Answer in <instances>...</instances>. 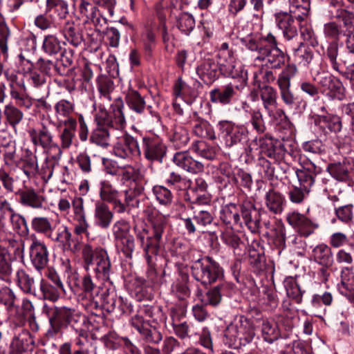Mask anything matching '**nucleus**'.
<instances>
[{
  "instance_id": "c9c22d12",
  "label": "nucleus",
  "mask_w": 354,
  "mask_h": 354,
  "mask_svg": "<svg viewBox=\"0 0 354 354\" xmlns=\"http://www.w3.org/2000/svg\"><path fill=\"white\" fill-rule=\"evenodd\" d=\"M62 33L66 41L77 48L84 42L83 34L77 29L74 21H66L62 28Z\"/></svg>"
},
{
  "instance_id": "72a5a7b5",
  "label": "nucleus",
  "mask_w": 354,
  "mask_h": 354,
  "mask_svg": "<svg viewBox=\"0 0 354 354\" xmlns=\"http://www.w3.org/2000/svg\"><path fill=\"white\" fill-rule=\"evenodd\" d=\"M260 97L268 115L272 114L278 106L276 89L270 86H263L260 88Z\"/></svg>"
},
{
  "instance_id": "f257e3e1",
  "label": "nucleus",
  "mask_w": 354,
  "mask_h": 354,
  "mask_svg": "<svg viewBox=\"0 0 354 354\" xmlns=\"http://www.w3.org/2000/svg\"><path fill=\"white\" fill-rule=\"evenodd\" d=\"M41 313L48 319L49 328L47 334L51 337L68 326L82 331L81 326L87 322L86 317L78 310L66 306H56L44 303Z\"/></svg>"
},
{
  "instance_id": "ddd939ff",
  "label": "nucleus",
  "mask_w": 354,
  "mask_h": 354,
  "mask_svg": "<svg viewBox=\"0 0 354 354\" xmlns=\"http://www.w3.org/2000/svg\"><path fill=\"white\" fill-rule=\"evenodd\" d=\"M144 187L137 183H131L129 189L124 192V201H122L123 206L117 207L116 213L123 214L129 212L133 208H138L140 204L139 196L142 194Z\"/></svg>"
},
{
  "instance_id": "338daca9",
  "label": "nucleus",
  "mask_w": 354,
  "mask_h": 354,
  "mask_svg": "<svg viewBox=\"0 0 354 354\" xmlns=\"http://www.w3.org/2000/svg\"><path fill=\"white\" fill-rule=\"evenodd\" d=\"M73 110V104L66 100H61L55 105V111L58 121L64 120V118H71V114Z\"/></svg>"
},
{
  "instance_id": "f03ea898",
  "label": "nucleus",
  "mask_w": 354,
  "mask_h": 354,
  "mask_svg": "<svg viewBox=\"0 0 354 354\" xmlns=\"http://www.w3.org/2000/svg\"><path fill=\"white\" fill-rule=\"evenodd\" d=\"M150 228L143 229L137 234V239L145 252V257L151 269L153 268V257L160 250L162 236L167 227V219L162 214H152L149 219Z\"/></svg>"
},
{
  "instance_id": "7ed1b4c3",
  "label": "nucleus",
  "mask_w": 354,
  "mask_h": 354,
  "mask_svg": "<svg viewBox=\"0 0 354 354\" xmlns=\"http://www.w3.org/2000/svg\"><path fill=\"white\" fill-rule=\"evenodd\" d=\"M84 268L86 271L92 270L97 280L109 281L111 273V263L107 251L101 248L94 250L86 244L82 249Z\"/></svg>"
},
{
  "instance_id": "774afa93",
  "label": "nucleus",
  "mask_w": 354,
  "mask_h": 354,
  "mask_svg": "<svg viewBox=\"0 0 354 354\" xmlns=\"http://www.w3.org/2000/svg\"><path fill=\"white\" fill-rule=\"evenodd\" d=\"M209 209L211 207L209 206L208 207L194 211L193 220L198 227H205L212 223L214 218Z\"/></svg>"
},
{
  "instance_id": "bf43d9fd",
  "label": "nucleus",
  "mask_w": 354,
  "mask_h": 354,
  "mask_svg": "<svg viewBox=\"0 0 354 354\" xmlns=\"http://www.w3.org/2000/svg\"><path fill=\"white\" fill-rule=\"evenodd\" d=\"M176 26L183 33L188 35L195 27V20L192 15L181 13L176 19Z\"/></svg>"
},
{
  "instance_id": "37998d69",
  "label": "nucleus",
  "mask_w": 354,
  "mask_h": 354,
  "mask_svg": "<svg viewBox=\"0 0 354 354\" xmlns=\"http://www.w3.org/2000/svg\"><path fill=\"white\" fill-rule=\"evenodd\" d=\"M80 290H81L86 297L94 298L100 293V286L94 282L90 274H86L80 278L77 284Z\"/></svg>"
},
{
  "instance_id": "6e6d98bb",
  "label": "nucleus",
  "mask_w": 354,
  "mask_h": 354,
  "mask_svg": "<svg viewBox=\"0 0 354 354\" xmlns=\"http://www.w3.org/2000/svg\"><path fill=\"white\" fill-rule=\"evenodd\" d=\"M319 122L323 124L330 131L335 133L341 131L342 122L339 116L333 114H327L319 116Z\"/></svg>"
},
{
  "instance_id": "bb28decb",
  "label": "nucleus",
  "mask_w": 354,
  "mask_h": 354,
  "mask_svg": "<svg viewBox=\"0 0 354 354\" xmlns=\"http://www.w3.org/2000/svg\"><path fill=\"white\" fill-rule=\"evenodd\" d=\"M15 195L19 196V202L24 206L33 209H40L43 207L44 201L43 196L33 188L19 189Z\"/></svg>"
},
{
  "instance_id": "f8f14e48",
  "label": "nucleus",
  "mask_w": 354,
  "mask_h": 354,
  "mask_svg": "<svg viewBox=\"0 0 354 354\" xmlns=\"http://www.w3.org/2000/svg\"><path fill=\"white\" fill-rule=\"evenodd\" d=\"M47 239L51 241L58 243L62 246L64 249L70 250L75 252L79 249L78 244H74L72 246L73 240L72 239V234L68 228L64 225L60 224L59 222H55V225L50 232Z\"/></svg>"
},
{
  "instance_id": "7c9ffc66",
  "label": "nucleus",
  "mask_w": 354,
  "mask_h": 354,
  "mask_svg": "<svg viewBox=\"0 0 354 354\" xmlns=\"http://www.w3.org/2000/svg\"><path fill=\"white\" fill-rule=\"evenodd\" d=\"M315 169V165L313 162L306 163V167L302 169L296 171V176L299 182L298 187L310 192L311 188L315 183V174L313 170Z\"/></svg>"
},
{
  "instance_id": "a211bd4d",
  "label": "nucleus",
  "mask_w": 354,
  "mask_h": 354,
  "mask_svg": "<svg viewBox=\"0 0 354 354\" xmlns=\"http://www.w3.org/2000/svg\"><path fill=\"white\" fill-rule=\"evenodd\" d=\"M173 162L182 169L192 174H198L203 171V165L194 160L187 151H178L174 153Z\"/></svg>"
},
{
  "instance_id": "412c9836",
  "label": "nucleus",
  "mask_w": 354,
  "mask_h": 354,
  "mask_svg": "<svg viewBox=\"0 0 354 354\" xmlns=\"http://www.w3.org/2000/svg\"><path fill=\"white\" fill-rule=\"evenodd\" d=\"M242 218L245 225L252 232L260 227V212L250 201H244L241 205Z\"/></svg>"
},
{
  "instance_id": "cd10ccee",
  "label": "nucleus",
  "mask_w": 354,
  "mask_h": 354,
  "mask_svg": "<svg viewBox=\"0 0 354 354\" xmlns=\"http://www.w3.org/2000/svg\"><path fill=\"white\" fill-rule=\"evenodd\" d=\"M74 50L71 48L64 49L61 57L55 62V71L62 76H71L75 70Z\"/></svg>"
},
{
  "instance_id": "4c0bfd02",
  "label": "nucleus",
  "mask_w": 354,
  "mask_h": 354,
  "mask_svg": "<svg viewBox=\"0 0 354 354\" xmlns=\"http://www.w3.org/2000/svg\"><path fill=\"white\" fill-rule=\"evenodd\" d=\"M16 277L17 285L20 289L24 292L34 296L37 290V281L35 278L24 269H20L17 272Z\"/></svg>"
},
{
  "instance_id": "393cba45",
  "label": "nucleus",
  "mask_w": 354,
  "mask_h": 354,
  "mask_svg": "<svg viewBox=\"0 0 354 354\" xmlns=\"http://www.w3.org/2000/svg\"><path fill=\"white\" fill-rule=\"evenodd\" d=\"M99 195L102 202L111 203L113 205V209L115 212L118 206H123L120 199V192L108 180L100 182Z\"/></svg>"
},
{
  "instance_id": "603ef678",
  "label": "nucleus",
  "mask_w": 354,
  "mask_h": 354,
  "mask_svg": "<svg viewBox=\"0 0 354 354\" xmlns=\"http://www.w3.org/2000/svg\"><path fill=\"white\" fill-rule=\"evenodd\" d=\"M335 17L342 22L344 34L354 33V12L346 9H339Z\"/></svg>"
},
{
  "instance_id": "c03bdc74",
  "label": "nucleus",
  "mask_w": 354,
  "mask_h": 354,
  "mask_svg": "<svg viewBox=\"0 0 354 354\" xmlns=\"http://www.w3.org/2000/svg\"><path fill=\"white\" fill-rule=\"evenodd\" d=\"M171 325L175 334L181 339H184L187 336L198 335V331L193 324H188L186 322L180 323L174 317V310L171 311Z\"/></svg>"
},
{
  "instance_id": "a18cd8bd",
  "label": "nucleus",
  "mask_w": 354,
  "mask_h": 354,
  "mask_svg": "<svg viewBox=\"0 0 354 354\" xmlns=\"http://www.w3.org/2000/svg\"><path fill=\"white\" fill-rule=\"evenodd\" d=\"M55 221L46 216H35L31 221L33 231L47 238Z\"/></svg>"
},
{
  "instance_id": "49530a36",
  "label": "nucleus",
  "mask_w": 354,
  "mask_h": 354,
  "mask_svg": "<svg viewBox=\"0 0 354 354\" xmlns=\"http://www.w3.org/2000/svg\"><path fill=\"white\" fill-rule=\"evenodd\" d=\"M192 151L207 160H213L216 156V147L210 145L203 140H197L191 146Z\"/></svg>"
},
{
  "instance_id": "f3484780",
  "label": "nucleus",
  "mask_w": 354,
  "mask_h": 354,
  "mask_svg": "<svg viewBox=\"0 0 354 354\" xmlns=\"http://www.w3.org/2000/svg\"><path fill=\"white\" fill-rule=\"evenodd\" d=\"M239 87L231 83L222 87L214 88L209 91V100L214 104L228 105L236 96Z\"/></svg>"
},
{
  "instance_id": "69168bd1",
  "label": "nucleus",
  "mask_w": 354,
  "mask_h": 354,
  "mask_svg": "<svg viewBox=\"0 0 354 354\" xmlns=\"http://www.w3.org/2000/svg\"><path fill=\"white\" fill-rule=\"evenodd\" d=\"M46 10H53L59 19H66L68 15V3L64 0H46Z\"/></svg>"
},
{
  "instance_id": "3c124183",
  "label": "nucleus",
  "mask_w": 354,
  "mask_h": 354,
  "mask_svg": "<svg viewBox=\"0 0 354 354\" xmlns=\"http://www.w3.org/2000/svg\"><path fill=\"white\" fill-rule=\"evenodd\" d=\"M221 219L226 224H239L241 219L237 206L233 203L225 205L221 210Z\"/></svg>"
},
{
  "instance_id": "864d4df0",
  "label": "nucleus",
  "mask_w": 354,
  "mask_h": 354,
  "mask_svg": "<svg viewBox=\"0 0 354 354\" xmlns=\"http://www.w3.org/2000/svg\"><path fill=\"white\" fill-rule=\"evenodd\" d=\"M189 276L186 274H182L176 280L171 287V290L179 299H183L190 295L189 288L188 286Z\"/></svg>"
},
{
  "instance_id": "6e6552de",
  "label": "nucleus",
  "mask_w": 354,
  "mask_h": 354,
  "mask_svg": "<svg viewBox=\"0 0 354 354\" xmlns=\"http://www.w3.org/2000/svg\"><path fill=\"white\" fill-rule=\"evenodd\" d=\"M277 26L282 31L283 37L286 41H292L299 37L298 28L299 22L303 19L298 15L294 17L288 12L279 11L274 15Z\"/></svg>"
},
{
  "instance_id": "aec40b11",
  "label": "nucleus",
  "mask_w": 354,
  "mask_h": 354,
  "mask_svg": "<svg viewBox=\"0 0 354 354\" xmlns=\"http://www.w3.org/2000/svg\"><path fill=\"white\" fill-rule=\"evenodd\" d=\"M206 292V304L212 306L218 305L223 297H230L233 292V285L223 280Z\"/></svg>"
},
{
  "instance_id": "4be33fe9",
  "label": "nucleus",
  "mask_w": 354,
  "mask_h": 354,
  "mask_svg": "<svg viewBox=\"0 0 354 354\" xmlns=\"http://www.w3.org/2000/svg\"><path fill=\"white\" fill-rule=\"evenodd\" d=\"M113 212L107 204L102 201L95 203L93 212V223L101 229H108L113 219Z\"/></svg>"
},
{
  "instance_id": "680f3d73",
  "label": "nucleus",
  "mask_w": 354,
  "mask_h": 354,
  "mask_svg": "<svg viewBox=\"0 0 354 354\" xmlns=\"http://www.w3.org/2000/svg\"><path fill=\"white\" fill-rule=\"evenodd\" d=\"M97 89L100 93L101 97L110 102L111 100V93L113 91V82L108 77L100 76L97 80Z\"/></svg>"
},
{
  "instance_id": "09e8293b",
  "label": "nucleus",
  "mask_w": 354,
  "mask_h": 354,
  "mask_svg": "<svg viewBox=\"0 0 354 354\" xmlns=\"http://www.w3.org/2000/svg\"><path fill=\"white\" fill-rule=\"evenodd\" d=\"M3 113L6 122L12 128H15L24 118L23 112L12 104L6 105Z\"/></svg>"
},
{
  "instance_id": "13d9d810",
  "label": "nucleus",
  "mask_w": 354,
  "mask_h": 354,
  "mask_svg": "<svg viewBox=\"0 0 354 354\" xmlns=\"http://www.w3.org/2000/svg\"><path fill=\"white\" fill-rule=\"evenodd\" d=\"M224 61L218 63L219 71L225 77L236 78L239 76L240 71L236 68L234 56L223 58Z\"/></svg>"
},
{
  "instance_id": "79ce46f5",
  "label": "nucleus",
  "mask_w": 354,
  "mask_h": 354,
  "mask_svg": "<svg viewBox=\"0 0 354 354\" xmlns=\"http://www.w3.org/2000/svg\"><path fill=\"white\" fill-rule=\"evenodd\" d=\"M261 335L264 341L268 343L272 344L277 340L281 335L277 323L273 320H263Z\"/></svg>"
},
{
  "instance_id": "a878e982",
  "label": "nucleus",
  "mask_w": 354,
  "mask_h": 354,
  "mask_svg": "<svg viewBox=\"0 0 354 354\" xmlns=\"http://www.w3.org/2000/svg\"><path fill=\"white\" fill-rule=\"evenodd\" d=\"M286 220L303 236L307 237L313 232L312 221L304 214L293 212L287 215Z\"/></svg>"
},
{
  "instance_id": "9d476101",
  "label": "nucleus",
  "mask_w": 354,
  "mask_h": 354,
  "mask_svg": "<svg viewBox=\"0 0 354 354\" xmlns=\"http://www.w3.org/2000/svg\"><path fill=\"white\" fill-rule=\"evenodd\" d=\"M141 151L148 161L162 163L167 153V147L158 138L144 136L142 138Z\"/></svg>"
},
{
  "instance_id": "dca6fc26",
  "label": "nucleus",
  "mask_w": 354,
  "mask_h": 354,
  "mask_svg": "<svg viewBox=\"0 0 354 354\" xmlns=\"http://www.w3.org/2000/svg\"><path fill=\"white\" fill-rule=\"evenodd\" d=\"M79 11L82 17H86V22L92 23L97 30L107 23L106 19L102 15L97 8L86 0L80 1Z\"/></svg>"
},
{
  "instance_id": "2eb2a0df",
  "label": "nucleus",
  "mask_w": 354,
  "mask_h": 354,
  "mask_svg": "<svg viewBox=\"0 0 354 354\" xmlns=\"http://www.w3.org/2000/svg\"><path fill=\"white\" fill-rule=\"evenodd\" d=\"M30 261L37 270H43L48 263V250L46 244L35 239L30 246Z\"/></svg>"
},
{
  "instance_id": "58836bf2",
  "label": "nucleus",
  "mask_w": 354,
  "mask_h": 354,
  "mask_svg": "<svg viewBox=\"0 0 354 354\" xmlns=\"http://www.w3.org/2000/svg\"><path fill=\"white\" fill-rule=\"evenodd\" d=\"M294 61L299 66H309L313 60V50L303 42L300 41L297 48H293Z\"/></svg>"
},
{
  "instance_id": "5701e85b",
  "label": "nucleus",
  "mask_w": 354,
  "mask_h": 354,
  "mask_svg": "<svg viewBox=\"0 0 354 354\" xmlns=\"http://www.w3.org/2000/svg\"><path fill=\"white\" fill-rule=\"evenodd\" d=\"M221 124L225 133L224 140L226 147L235 146L245 138V129L243 127L228 121H223Z\"/></svg>"
},
{
  "instance_id": "20e7f679",
  "label": "nucleus",
  "mask_w": 354,
  "mask_h": 354,
  "mask_svg": "<svg viewBox=\"0 0 354 354\" xmlns=\"http://www.w3.org/2000/svg\"><path fill=\"white\" fill-rule=\"evenodd\" d=\"M254 336L255 332L252 322L243 315L236 317L224 331L225 344L234 349L250 344Z\"/></svg>"
},
{
  "instance_id": "2f4dec72",
  "label": "nucleus",
  "mask_w": 354,
  "mask_h": 354,
  "mask_svg": "<svg viewBox=\"0 0 354 354\" xmlns=\"http://www.w3.org/2000/svg\"><path fill=\"white\" fill-rule=\"evenodd\" d=\"M124 100L129 109L135 113L142 115L145 112L146 101L138 91L129 89L125 93Z\"/></svg>"
},
{
  "instance_id": "ea45409f",
  "label": "nucleus",
  "mask_w": 354,
  "mask_h": 354,
  "mask_svg": "<svg viewBox=\"0 0 354 354\" xmlns=\"http://www.w3.org/2000/svg\"><path fill=\"white\" fill-rule=\"evenodd\" d=\"M193 123L192 131L195 136L209 140L216 138L214 129L209 122L201 118H197Z\"/></svg>"
},
{
  "instance_id": "1a4fd4ad",
  "label": "nucleus",
  "mask_w": 354,
  "mask_h": 354,
  "mask_svg": "<svg viewBox=\"0 0 354 354\" xmlns=\"http://www.w3.org/2000/svg\"><path fill=\"white\" fill-rule=\"evenodd\" d=\"M114 154L120 158L140 157L142 154L137 138L124 133L113 147Z\"/></svg>"
},
{
  "instance_id": "0eeeda50",
  "label": "nucleus",
  "mask_w": 354,
  "mask_h": 354,
  "mask_svg": "<svg viewBox=\"0 0 354 354\" xmlns=\"http://www.w3.org/2000/svg\"><path fill=\"white\" fill-rule=\"evenodd\" d=\"M321 93L330 100L342 101L346 98L345 88L342 82L334 76L322 73L313 77Z\"/></svg>"
},
{
  "instance_id": "de8ad7c7",
  "label": "nucleus",
  "mask_w": 354,
  "mask_h": 354,
  "mask_svg": "<svg viewBox=\"0 0 354 354\" xmlns=\"http://www.w3.org/2000/svg\"><path fill=\"white\" fill-rule=\"evenodd\" d=\"M190 140L188 130L181 126H176L170 136V141L174 147L180 149L187 145Z\"/></svg>"
},
{
  "instance_id": "473e14b6",
  "label": "nucleus",
  "mask_w": 354,
  "mask_h": 354,
  "mask_svg": "<svg viewBox=\"0 0 354 354\" xmlns=\"http://www.w3.org/2000/svg\"><path fill=\"white\" fill-rule=\"evenodd\" d=\"M61 292H64V291L53 286L50 282L40 279L39 288L37 289L34 296L39 299H47L55 302L59 298Z\"/></svg>"
},
{
  "instance_id": "e2e57ef3",
  "label": "nucleus",
  "mask_w": 354,
  "mask_h": 354,
  "mask_svg": "<svg viewBox=\"0 0 354 354\" xmlns=\"http://www.w3.org/2000/svg\"><path fill=\"white\" fill-rule=\"evenodd\" d=\"M280 96L283 102L288 107L293 108L297 106L299 97L291 90V86L278 85Z\"/></svg>"
},
{
  "instance_id": "c756f323",
  "label": "nucleus",
  "mask_w": 354,
  "mask_h": 354,
  "mask_svg": "<svg viewBox=\"0 0 354 354\" xmlns=\"http://www.w3.org/2000/svg\"><path fill=\"white\" fill-rule=\"evenodd\" d=\"M324 35L326 38L331 39L332 41L328 43L326 49L324 51V56L327 59V51L329 47L335 44L337 46V57L339 55V44L340 37L344 36L343 29L341 26L338 25L335 21L326 23L324 26Z\"/></svg>"
},
{
  "instance_id": "a19ab883",
  "label": "nucleus",
  "mask_w": 354,
  "mask_h": 354,
  "mask_svg": "<svg viewBox=\"0 0 354 354\" xmlns=\"http://www.w3.org/2000/svg\"><path fill=\"white\" fill-rule=\"evenodd\" d=\"M165 182L169 187L177 191H185L192 185L190 179L175 171L169 172L166 177Z\"/></svg>"
},
{
  "instance_id": "f704fd0d",
  "label": "nucleus",
  "mask_w": 354,
  "mask_h": 354,
  "mask_svg": "<svg viewBox=\"0 0 354 354\" xmlns=\"http://www.w3.org/2000/svg\"><path fill=\"white\" fill-rule=\"evenodd\" d=\"M266 205L273 214H281L285 203L284 196L272 187L266 192L265 196Z\"/></svg>"
},
{
  "instance_id": "6ab92c4d",
  "label": "nucleus",
  "mask_w": 354,
  "mask_h": 354,
  "mask_svg": "<svg viewBox=\"0 0 354 354\" xmlns=\"http://www.w3.org/2000/svg\"><path fill=\"white\" fill-rule=\"evenodd\" d=\"M28 136L33 145L40 147L43 149H49L54 145L53 136L49 129L42 125L41 128H30L28 131Z\"/></svg>"
},
{
  "instance_id": "5fc2aeb1",
  "label": "nucleus",
  "mask_w": 354,
  "mask_h": 354,
  "mask_svg": "<svg viewBox=\"0 0 354 354\" xmlns=\"http://www.w3.org/2000/svg\"><path fill=\"white\" fill-rule=\"evenodd\" d=\"M350 165L346 162H335L330 164L328 170L337 180L346 181L349 178Z\"/></svg>"
},
{
  "instance_id": "39448f33",
  "label": "nucleus",
  "mask_w": 354,
  "mask_h": 354,
  "mask_svg": "<svg viewBox=\"0 0 354 354\" xmlns=\"http://www.w3.org/2000/svg\"><path fill=\"white\" fill-rule=\"evenodd\" d=\"M191 272L194 279L205 286L222 281L224 277L223 268L209 256L193 259Z\"/></svg>"
},
{
  "instance_id": "8fccbe9b",
  "label": "nucleus",
  "mask_w": 354,
  "mask_h": 354,
  "mask_svg": "<svg viewBox=\"0 0 354 354\" xmlns=\"http://www.w3.org/2000/svg\"><path fill=\"white\" fill-rule=\"evenodd\" d=\"M107 128L96 127L91 133L90 141L103 149H106L110 145V133Z\"/></svg>"
},
{
  "instance_id": "4d7b16f0",
  "label": "nucleus",
  "mask_w": 354,
  "mask_h": 354,
  "mask_svg": "<svg viewBox=\"0 0 354 354\" xmlns=\"http://www.w3.org/2000/svg\"><path fill=\"white\" fill-rule=\"evenodd\" d=\"M42 50L49 55H57L62 50L61 41L56 35L48 34L44 37Z\"/></svg>"
},
{
  "instance_id": "e433bc0d",
  "label": "nucleus",
  "mask_w": 354,
  "mask_h": 354,
  "mask_svg": "<svg viewBox=\"0 0 354 354\" xmlns=\"http://www.w3.org/2000/svg\"><path fill=\"white\" fill-rule=\"evenodd\" d=\"M313 260L322 266L331 267L333 263L332 250L325 244L317 245L312 252Z\"/></svg>"
},
{
  "instance_id": "423d86ee",
  "label": "nucleus",
  "mask_w": 354,
  "mask_h": 354,
  "mask_svg": "<svg viewBox=\"0 0 354 354\" xmlns=\"http://www.w3.org/2000/svg\"><path fill=\"white\" fill-rule=\"evenodd\" d=\"M123 106L124 104L122 99L118 98L115 100V104L113 106L112 113H109L103 108H100L95 117L97 127L116 130L124 129L126 120L122 111Z\"/></svg>"
},
{
  "instance_id": "b1692460",
  "label": "nucleus",
  "mask_w": 354,
  "mask_h": 354,
  "mask_svg": "<svg viewBox=\"0 0 354 354\" xmlns=\"http://www.w3.org/2000/svg\"><path fill=\"white\" fill-rule=\"evenodd\" d=\"M219 65L213 59H204L197 67L196 73L206 84H212L218 78Z\"/></svg>"
},
{
  "instance_id": "052dcab7",
  "label": "nucleus",
  "mask_w": 354,
  "mask_h": 354,
  "mask_svg": "<svg viewBox=\"0 0 354 354\" xmlns=\"http://www.w3.org/2000/svg\"><path fill=\"white\" fill-rule=\"evenodd\" d=\"M140 334L142 340L149 344H157L162 339V335L159 330L150 324L146 326Z\"/></svg>"
},
{
  "instance_id": "4468645a",
  "label": "nucleus",
  "mask_w": 354,
  "mask_h": 354,
  "mask_svg": "<svg viewBox=\"0 0 354 354\" xmlns=\"http://www.w3.org/2000/svg\"><path fill=\"white\" fill-rule=\"evenodd\" d=\"M255 60L265 62L271 68H280L285 64L286 55L279 48H264L261 55H257Z\"/></svg>"
},
{
  "instance_id": "c85d7f7f",
  "label": "nucleus",
  "mask_w": 354,
  "mask_h": 354,
  "mask_svg": "<svg viewBox=\"0 0 354 354\" xmlns=\"http://www.w3.org/2000/svg\"><path fill=\"white\" fill-rule=\"evenodd\" d=\"M17 75L12 74L8 80L10 81V94L12 99H14L18 105L29 109L32 103L24 95L25 89L24 86L19 82H17Z\"/></svg>"
},
{
  "instance_id": "0e129e2a",
  "label": "nucleus",
  "mask_w": 354,
  "mask_h": 354,
  "mask_svg": "<svg viewBox=\"0 0 354 354\" xmlns=\"http://www.w3.org/2000/svg\"><path fill=\"white\" fill-rule=\"evenodd\" d=\"M275 162L267 160L265 157H260L258 159L257 166L259 167V171L262 176L270 181H272L276 178Z\"/></svg>"
},
{
  "instance_id": "9b49d317",
  "label": "nucleus",
  "mask_w": 354,
  "mask_h": 354,
  "mask_svg": "<svg viewBox=\"0 0 354 354\" xmlns=\"http://www.w3.org/2000/svg\"><path fill=\"white\" fill-rule=\"evenodd\" d=\"M327 59L334 71L350 80L351 86L354 89V63L341 58L337 60V46L335 44H332L328 49Z\"/></svg>"
}]
</instances>
